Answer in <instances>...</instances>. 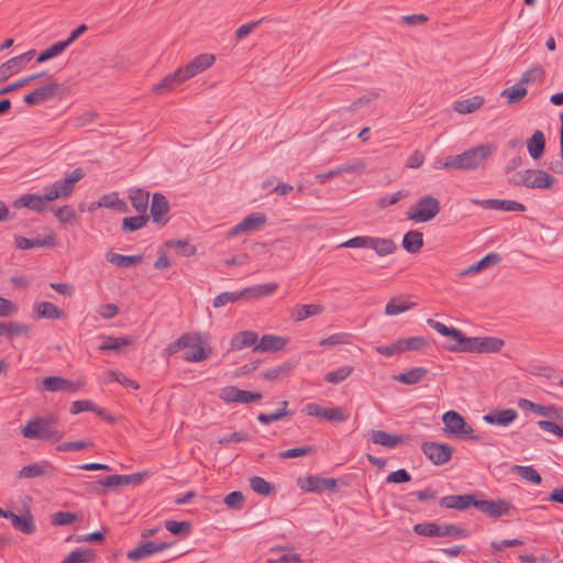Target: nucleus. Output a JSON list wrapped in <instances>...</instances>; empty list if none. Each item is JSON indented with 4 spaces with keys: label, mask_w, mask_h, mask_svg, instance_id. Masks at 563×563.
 Instances as JSON below:
<instances>
[{
    "label": "nucleus",
    "mask_w": 563,
    "mask_h": 563,
    "mask_svg": "<svg viewBox=\"0 0 563 563\" xmlns=\"http://www.w3.org/2000/svg\"><path fill=\"white\" fill-rule=\"evenodd\" d=\"M84 176V170L76 168L67 177L45 187L43 195H23L15 200V206L25 207L36 212H44L47 210V201L68 198L73 194L75 185L81 180Z\"/></svg>",
    "instance_id": "f257e3e1"
},
{
    "label": "nucleus",
    "mask_w": 563,
    "mask_h": 563,
    "mask_svg": "<svg viewBox=\"0 0 563 563\" xmlns=\"http://www.w3.org/2000/svg\"><path fill=\"white\" fill-rule=\"evenodd\" d=\"M184 349H188V351L185 352L183 358L191 363L208 360L212 354V349H205L202 346L201 335L196 332L181 334L177 340L170 342L163 353L165 356H170Z\"/></svg>",
    "instance_id": "f03ea898"
},
{
    "label": "nucleus",
    "mask_w": 563,
    "mask_h": 563,
    "mask_svg": "<svg viewBox=\"0 0 563 563\" xmlns=\"http://www.w3.org/2000/svg\"><path fill=\"white\" fill-rule=\"evenodd\" d=\"M497 146L493 143L481 144L454 155V166L457 170H474L486 163V161L496 152Z\"/></svg>",
    "instance_id": "7ed1b4c3"
},
{
    "label": "nucleus",
    "mask_w": 563,
    "mask_h": 563,
    "mask_svg": "<svg viewBox=\"0 0 563 563\" xmlns=\"http://www.w3.org/2000/svg\"><path fill=\"white\" fill-rule=\"evenodd\" d=\"M21 434L25 439L42 440L46 442H58L65 437L64 431L49 428L47 422L41 420V417H35L27 421V423L21 429Z\"/></svg>",
    "instance_id": "20e7f679"
},
{
    "label": "nucleus",
    "mask_w": 563,
    "mask_h": 563,
    "mask_svg": "<svg viewBox=\"0 0 563 563\" xmlns=\"http://www.w3.org/2000/svg\"><path fill=\"white\" fill-rule=\"evenodd\" d=\"M441 210L438 198L426 195L419 198L407 211V218L415 222H429L434 219Z\"/></svg>",
    "instance_id": "39448f33"
},
{
    "label": "nucleus",
    "mask_w": 563,
    "mask_h": 563,
    "mask_svg": "<svg viewBox=\"0 0 563 563\" xmlns=\"http://www.w3.org/2000/svg\"><path fill=\"white\" fill-rule=\"evenodd\" d=\"M443 431L459 439H472L479 441V437L473 435V428L465 421L463 416L455 410H449L442 416Z\"/></svg>",
    "instance_id": "423d86ee"
},
{
    "label": "nucleus",
    "mask_w": 563,
    "mask_h": 563,
    "mask_svg": "<svg viewBox=\"0 0 563 563\" xmlns=\"http://www.w3.org/2000/svg\"><path fill=\"white\" fill-rule=\"evenodd\" d=\"M302 412L310 417H317L330 422H345L349 415L341 407L324 408L319 404L309 402L302 408Z\"/></svg>",
    "instance_id": "0eeeda50"
},
{
    "label": "nucleus",
    "mask_w": 563,
    "mask_h": 563,
    "mask_svg": "<svg viewBox=\"0 0 563 563\" xmlns=\"http://www.w3.org/2000/svg\"><path fill=\"white\" fill-rule=\"evenodd\" d=\"M62 90V85L52 79L49 82L35 88L23 97V101L29 106H35L47 100L54 99Z\"/></svg>",
    "instance_id": "6e6552de"
},
{
    "label": "nucleus",
    "mask_w": 563,
    "mask_h": 563,
    "mask_svg": "<svg viewBox=\"0 0 563 563\" xmlns=\"http://www.w3.org/2000/svg\"><path fill=\"white\" fill-rule=\"evenodd\" d=\"M476 509L489 517L499 518L514 515L516 507L506 499H490L477 500Z\"/></svg>",
    "instance_id": "1a4fd4ad"
},
{
    "label": "nucleus",
    "mask_w": 563,
    "mask_h": 563,
    "mask_svg": "<svg viewBox=\"0 0 563 563\" xmlns=\"http://www.w3.org/2000/svg\"><path fill=\"white\" fill-rule=\"evenodd\" d=\"M421 450L434 465L449 462L453 454V449L446 443L426 441L421 444Z\"/></svg>",
    "instance_id": "9d476101"
},
{
    "label": "nucleus",
    "mask_w": 563,
    "mask_h": 563,
    "mask_svg": "<svg viewBox=\"0 0 563 563\" xmlns=\"http://www.w3.org/2000/svg\"><path fill=\"white\" fill-rule=\"evenodd\" d=\"M261 393L249 391L236 386H225L220 390L219 398L224 402L250 404L262 399Z\"/></svg>",
    "instance_id": "9b49d317"
},
{
    "label": "nucleus",
    "mask_w": 563,
    "mask_h": 563,
    "mask_svg": "<svg viewBox=\"0 0 563 563\" xmlns=\"http://www.w3.org/2000/svg\"><path fill=\"white\" fill-rule=\"evenodd\" d=\"M299 487L308 493L321 494L325 490H335L338 482L332 477H321L318 475H310L305 479H298Z\"/></svg>",
    "instance_id": "f8f14e48"
},
{
    "label": "nucleus",
    "mask_w": 563,
    "mask_h": 563,
    "mask_svg": "<svg viewBox=\"0 0 563 563\" xmlns=\"http://www.w3.org/2000/svg\"><path fill=\"white\" fill-rule=\"evenodd\" d=\"M35 49H30L19 56H15L0 65V84L18 74L35 56Z\"/></svg>",
    "instance_id": "ddd939ff"
},
{
    "label": "nucleus",
    "mask_w": 563,
    "mask_h": 563,
    "mask_svg": "<svg viewBox=\"0 0 563 563\" xmlns=\"http://www.w3.org/2000/svg\"><path fill=\"white\" fill-rule=\"evenodd\" d=\"M175 542L144 541L135 549L129 551L126 553V559L132 562H137L146 556H151L155 553L163 552L172 548Z\"/></svg>",
    "instance_id": "4468645a"
},
{
    "label": "nucleus",
    "mask_w": 563,
    "mask_h": 563,
    "mask_svg": "<svg viewBox=\"0 0 563 563\" xmlns=\"http://www.w3.org/2000/svg\"><path fill=\"white\" fill-rule=\"evenodd\" d=\"M169 210L167 198L161 192H155L152 197L150 218L159 227H164L169 221Z\"/></svg>",
    "instance_id": "2eb2a0df"
},
{
    "label": "nucleus",
    "mask_w": 563,
    "mask_h": 563,
    "mask_svg": "<svg viewBox=\"0 0 563 563\" xmlns=\"http://www.w3.org/2000/svg\"><path fill=\"white\" fill-rule=\"evenodd\" d=\"M267 221V218L262 212H253L245 217L240 223L232 227L228 233L230 238L236 236L241 233L258 230Z\"/></svg>",
    "instance_id": "dca6fc26"
},
{
    "label": "nucleus",
    "mask_w": 563,
    "mask_h": 563,
    "mask_svg": "<svg viewBox=\"0 0 563 563\" xmlns=\"http://www.w3.org/2000/svg\"><path fill=\"white\" fill-rule=\"evenodd\" d=\"M504 341L496 336L472 338L468 353H496L504 346Z\"/></svg>",
    "instance_id": "f3484780"
},
{
    "label": "nucleus",
    "mask_w": 563,
    "mask_h": 563,
    "mask_svg": "<svg viewBox=\"0 0 563 563\" xmlns=\"http://www.w3.org/2000/svg\"><path fill=\"white\" fill-rule=\"evenodd\" d=\"M527 174V188L531 189H549L555 183L556 178L542 169H526Z\"/></svg>",
    "instance_id": "a211bd4d"
},
{
    "label": "nucleus",
    "mask_w": 563,
    "mask_h": 563,
    "mask_svg": "<svg viewBox=\"0 0 563 563\" xmlns=\"http://www.w3.org/2000/svg\"><path fill=\"white\" fill-rule=\"evenodd\" d=\"M476 495L474 494H465V495H449L444 496L439 500L441 507L448 509H456V510H466L470 507H475L477 504Z\"/></svg>",
    "instance_id": "6ab92c4d"
},
{
    "label": "nucleus",
    "mask_w": 563,
    "mask_h": 563,
    "mask_svg": "<svg viewBox=\"0 0 563 563\" xmlns=\"http://www.w3.org/2000/svg\"><path fill=\"white\" fill-rule=\"evenodd\" d=\"M216 56L213 54L203 53L191 59L185 67H181L187 79L205 71L213 65Z\"/></svg>",
    "instance_id": "aec40b11"
},
{
    "label": "nucleus",
    "mask_w": 563,
    "mask_h": 563,
    "mask_svg": "<svg viewBox=\"0 0 563 563\" xmlns=\"http://www.w3.org/2000/svg\"><path fill=\"white\" fill-rule=\"evenodd\" d=\"M3 518L10 519L13 528L20 532L33 534L36 531V525L30 510H26L22 516L16 515L11 510H7Z\"/></svg>",
    "instance_id": "412c9836"
},
{
    "label": "nucleus",
    "mask_w": 563,
    "mask_h": 563,
    "mask_svg": "<svg viewBox=\"0 0 563 563\" xmlns=\"http://www.w3.org/2000/svg\"><path fill=\"white\" fill-rule=\"evenodd\" d=\"M476 203L487 210H503L507 212H522L527 209L521 202L506 199H485L476 201Z\"/></svg>",
    "instance_id": "4be33fe9"
},
{
    "label": "nucleus",
    "mask_w": 563,
    "mask_h": 563,
    "mask_svg": "<svg viewBox=\"0 0 563 563\" xmlns=\"http://www.w3.org/2000/svg\"><path fill=\"white\" fill-rule=\"evenodd\" d=\"M65 312L49 301L36 302L33 306L34 319L59 320L65 318Z\"/></svg>",
    "instance_id": "5701e85b"
},
{
    "label": "nucleus",
    "mask_w": 563,
    "mask_h": 563,
    "mask_svg": "<svg viewBox=\"0 0 563 563\" xmlns=\"http://www.w3.org/2000/svg\"><path fill=\"white\" fill-rule=\"evenodd\" d=\"M278 287H279L278 283H275V282L267 283V284H261V285L246 287V288L240 290V295L242 296V300L261 299V298L273 295L278 289Z\"/></svg>",
    "instance_id": "b1692460"
},
{
    "label": "nucleus",
    "mask_w": 563,
    "mask_h": 563,
    "mask_svg": "<svg viewBox=\"0 0 563 563\" xmlns=\"http://www.w3.org/2000/svg\"><path fill=\"white\" fill-rule=\"evenodd\" d=\"M288 344V339L276 334H264L254 346V352H278Z\"/></svg>",
    "instance_id": "393cba45"
},
{
    "label": "nucleus",
    "mask_w": 563,
    "mask_h": 563,
    "mask_svg": "<svg viewBox=\"0 0 563 563\" xmlns=\"http://www.w3.org/2000/svg\"><path fill=\"white\" fill-rule=\"evenodd\" d=\"M501 262V256L499 253H488L484 257H482L477 263L468 266L467 268L462 269L459 273V276L464 277L468 275H474L481 273L489 267L496 266Z\"/></svg>",
    "instance_id": "a878e982"
},
{
    "label": "nucleus",
    "mask_w": 563,
    "mask_h": 563,
    "mask_svg": "<svg viewBox=\"0 0 563 563\" xmlns=\"http://www.w3.org/2000/svg\"><path fill=\"white\" fill-rule=\"evenodd\" d=\"M15 247L19 250H29L32 247H48L52 249L56 245L55 235L49 234L45 238L29 239L21 235L14 238Z\"/></svg>",
    "instance_id": "bb28decb"
},
{
    "label": "nucleus",
    "mask_w": 563,
    "mask_h": 563,
    "mask_svg": "<svg viewBox=\"0 0 563 563\" xmlns=\"http://www.w3.org/2000/svg\"><path fill=\"white\" fill-rule=\"evenodd\" d=\"M188 80L187 77H185V73L183 71L181 67L175 70L174 73L168 74L165 76L158 84H156L153 87V92L155 93H165L167 91H170L175 89L177 86L183 84L184 81Z\"/></svg>",
    "instance_id": "cd10ccee"
},
{
    "label": "nucleus",
    "mask_w": 563,
    "mask_h": 563,
    "mask_svg": "<svg viewBox=\"0 0 563 563\" xmlns=\"http://www.w3.org/2000/svg\"><path fill=\"white\" fill-rule=\"evenodd\" d=\"M518 417V412L515 409L508 408L503 410H495L486 413L483 420L488 424H497L500 427H507L512 423Z\"/></svg>",
    "instance_id": "c85d7f7f"
},
{
    "label": "nucleus",
    "mask_w": 563,
    "mask_h": 563,
    "mask_svg": "<svg viewBox=\"0 0 563 563\" xmlns=\"http://www.w3.org/2000/svg\"><path fill=\"white\" fill-rule=\"evenodd\" d=\"M369 440L389 449H394L406 441V437L401 434H389L383 430H372Z\"/></svg>",
    "instance_id": "c756f323"
},
{
    "label": "nucleus",
    "mask_w": 563,
    "mask_h": 563,
    "mask_svg": "<svg viewBox=\"0 0 563 563\" xmlns=\"http://www.w3.org/2000/svg\"><path fill=\"white\" fill-rule=\"evenodd\" d=\"M69 411L71 415H78L84 411H91L110 422H114V419L108 415L106 409L97 406L91 400H76L71 404Z\"/></svg>",
    "instance_id": "7c9ffc66"
},
{
    "label": "nucleus",
    "mask_w": 563,
    "mask_h": 563,
    "mask_svg": "<svg viewBox=\"0 0 563 563\" xmlns=\"http://www.w3.org/2000/svg\"><path fill=\"white\" fill-rule=\"evenodd\" d=\"M43 388L47 391H76L77 384L60 376H47L43 379Z\"/></svg>",
    "instance_id": "2f4dec72"
},
{
    "label": "nucleus",
    "mask_w": 563,
    "mask_h": 563,
    "mask_svg": "<svg viewBox=\"0 0 563 563\" xmlns=\"http://www.w3.org/2000/svg\"><path fill=\"white\" fill-rule=\"evenodd\" d=\"M258 340V335L255 331L246 330L233 335L230 344V349L233 351H240L245 347L255 346Z\"/></svg>",
    "instance_id": "473e14b6"
},
{
    "label": "nucleus",
    "mask_w": 563,
    "mask_h": 563,
    "mask_svg": "<svg viewBox=\"0 0 563 563\" xmlns=\"http://www.w3.org/2000/svg\"><path fill=\"white\" fill-rule=\"evenodd\" d=\"M428 368L418 366L394 376V379L405 385H416L422 382L428 376Z\"/></svg>",
    "instance_id": "72a5a7b5"
},
{
    "label": "nucleus",
    "mask_w": 563,
    "mask_h": 563,
    "mask_svg": "<svg viewBox=\"0 0 563 563\" xmlns=\"http://www.w3.org/2000/svg\"><path fill=\"white\" fill-rule=\"evenodd\" d=\"M129 198L136 212L147 214L150 191L143 188H133L130 190Z\"/></svg>",
    "instance_id": "f704fd0d"
},
{
    "label": "nucleus",
    "mask_w": 563,
    "mask_h": 563,
    "mask_svg": "<svg viewBox=\"0 0 563 563\" xmlns=\"http://www.w3.org/2000/svg\"><path fill=\"white\" fill-rule=\"evenodd\" d=\"M54 466L47 462L42 461L40 463H33L31 465L23 466L18 474L19 478H35L44 475L47 471H53Z\"/></svg>",
    "instance_id": "c9c22d12"
},
{
    "label": "nucleus",
    "mask_w": 563,
    "mask_h": 563,
    "mask_svg": "<svg viewBox=\"0 0 563 563\" xmlns=\"http://www.w3.org/2000/svg\"><path fill=\"white\" fill-rule=\"evenodd\" d=\"M527 147L530 156L533 159H539L545 150V137L542 131L537 130L527 142Z\"/></svg>",
    "instance_id": "e433bc0d"
},
{
    "label": "nucleus",
    "mask_w": 563,
    "mask_h": 563,
    "mask_svg": "<svg viewBox=\"0 0 563 563\" xmlns=\"http://www.w3.org/2000/svg\"><path fill=\"white\" fill-rule=\"evenodd\" d=\"M369 249L374 250L378 256L393 254L397 246L390 239L371 236Z\"/></svg>",
    "instance_id": "4c0bfd02"
},
{
    "label": "nucleus",
    "mask_w": 563,
    "mask_h": 563,
    "mask_svg": "<svg viewBox=\"0 0 563 563\" xmlns=\"http://www.w3.org/2000/svg\"><path fill=\"white\" fill-rule=\"evenodd\" d=\"M423 246V234L419 231L411 230L404 235L402 247L408 253H418Z\"/></svg>",
    "instance_id": "58836bf2"
},
{
    "label": "nucleus",
    "mask_w": 563,
    "mask_h": 563,
    "mask_svg": "<svg viewBox=\"0 0 563 563\" xmlns=\"http://www.w3.org/2000/svg\"><path fill=\"white\" fill-rule=\"evenodd\" d=\"M452 333L448 338H451L455 343L446 346V350L451 352H468L467 346L471 345L472 338L465 335V333L456 328L451 329Z\"/></svg>",
    "instance_id": "ea45409f"
},
{
    "label": "nucleus",
    "mask_w": 563,
    "mask_h": 563,
    "mask_svg": "<svg viewBox=\"0 0 563 563\" xmlns=\"http://www.w3.org/2000/svg\"><path fill=\"white\" fill-rule=\"evenodd\" d=\"M484 103V98L474 96L468 99L457 100L454 102L453 109L461 114H468L479 109Z\"/></svg>",
    "instance_id": "a19ab883"
},
{
    "label": "nucleus",
    "mask_w": 563,
    "mask_h": 563,
    "mask_svg": "<svg viewBox=\"0 0 563 563\" xmlns=\"http://www.w3.org/2000/svg\"><path fill=\"white\" fill-rule=\"evenodd\" d=\"M107 260L118 266V267H131L140 264L143 261V255H122L118 253L110 252L107 255Z\"/></svg>",
    "instance_id": "79ce46f5"
},
{
    "label": "nucleus",
    "mask_w": 563,
    "mask_h": 563,
    "mask_svg": "<svg viewBox=\"0 0 563 563\" xmlns=\"http://www.w3.org/2000/svg\"><path fill=\"white\" fill-rule=\"evenodd\" d=\"M0 335L7 336V338H13L26 334L31 327L26 323H20V322H0Z\"/></svg>",
    "instance_id": "37998d69"
},
{
    "label": "nucleus",
    "mask_w": 563,
    "mask_h": 563,
    "mask_svg": "<svg viewBox=\"0 0 563 563\" xmlns=\"http://www.w3.org/2000/svg\"><path fill=\"white\" fill-rule=\"evenodd\" d=\"M97 554L92 549H78L70 552L62 563H92Z\"/></svg>",
    "instance_id": "c03bdc74"
},
{
    "label": "nucleus",
    "mask_w": 563,
    "mask_h": 563,
    "mask_svg": "<svg viewBox=\"0 0 563 563\" xmlns=\"http://www.w3.org/2000/svg\"><path fill=\"white\" fill-rule=\"evenodd\" d=\"M324 311V307L321 305H297L294 308L292 317L296 321H302L312 316L321 314Z\"/></svg>",
    "instance_id": "a18cd8bd"
},
{
    "label": "nucleus",
    "mask_w": 563,
    "mask_h": 563,
    "mask_svg": "<svg viewBox=\"0 0 563 563\" xmlns=\"http://www.w3.org/2000/svg\"><path fill=\"white\" fill-rule=\"evenodd\" d=\"M413 306H415L413 302H410V301H408V300H406L404 298H400V297H395V298H391L386 303L385 313L387 316H397L399 313H402V312L409 310Z\"/></svg>",
    "instance_id": "49530a36"
},
{
    "label": "nucleus",
    "mask_w": 563,
    "mask_h": 563,
    "mask_svg": "<svg viewBox=\"0 0 563 563\" xmlns=\"http://www.w3.org/2000/svg\"><path fill=\"white\" fill-rule=\"evenodd\" d=\"M511 472L532 484L540 485L542 483L541 475L533 466L514 465Z\"/></svg>",
    "instance_id": "de8ad7c7"
},
{
    "label": "nucleus",
    "mask_w": 563,
    "mask_h": 563,
    "mask_svg": "<svg viewBox=\"0 0 563 563\" xmlns=\"http://www.w3.org/2000/svg\"><path fill=\"white\" fill-rule=\"evenodd\" d=\"M401 353L406 351H422L429 346V341L423 336H411L408 339H399Z\"/></svg>",
    "instance_id": "09e8293b"
},
{
    "label": "nucleus",
    "mask_w": 563,
    "mask_h": 563,
    "mask_svg": "<svg viewBox=\"0 0 563 563\" xmlns=\"http://www.w3.org/2000/svg\"><path fill=\"white\" fill-rule=\"evenodd\" d=\"M132 343V340L128 336H106L103 343L100 345L101 351H117L119 352L122 347L128 346Z\"/></svg>",
    "instance_id": "8fccbe9b"
},
{
    "label": "nucleus",
    "mask_w": 563,
    "mask_h": 563,
    "mask_svg": "<svg viewBox=\"0 0 563 563\" xmlns=\"http://www.w3.org/2000/svg\"><path fill=\"white\" fill-rule=\"evenodd\" d=\"M291 368H292V365L288 362H285L274 368L265 371L262 374V376L267 380H273V382L282 380L289 375Z\"/></svg>",
    "instance_id": "3c124183"
},
{
    "label": "nucleus",
    "mask_w": 563,
    "mask_h": 563,
    "mask_svg": "<svg viewBox=\"0 0 563 563\" xmlns=\"http://www.w3.org/2000/svg\"><path fill=\"white\" fill-rule=\"evenodd\" d=\"M148 220H150L148 214L140 213L139 216H135V217L124 218L121 227H122V230L125 232H135V231L142 229L143 227H145L146 223L148 222Z\"/></svg>",
    "instance_id": "603ef678"
},
{
    "label": "nucleus",
    "mask_w": 563,
    "mask_h": 563,
    "mask_svg": "<svg viewBox=\"0 0 563 563\" xmlns=\"http://www.w3.org/2000/svg\"><path fill=\"white\" fill-rule=\"evenodd\" d=\"M167 531L177 537L188 536L191 531V522L184 521H175V520H166L164 523Z\"/></svg>",
    "instance_id": "864d4df0"
},
{
    "label": "nucleus",
    "mask_w": 563,
    "mask_h": 563,
    "mask_svg": "<svg viewBox=\"0 0 563 563\" xmlns=\"http://www.w3.org/2000/svg\"><path fill=\"white\" fill-rule=\"evenodd\" d=\"M67 44H65L64 41H59L51 45L48 48L44 49L37 55L36 62L37 63H45L62 53H64L67 49Z\"/></svg>",
    "instance_id": "5fc2aeb1"
},
{
    "label": "nucleus",
    "mask_w": 563,
    "mask_h": 563,
    "mask_svg": "<svg viewBox=\"0 0 563 563\" xmlns=\"http://www.w3.org/2000/svg\"><path fill=\"white\" fill-rule=\"evenodd\" d=\"M527 88L520 86L519 84L503 90L500 96L505 97L509 104H512L521 101L527 96Z\"/></svg>",
    "instance_id": "6e6d98bb"
},
{
    "label": "nucleus",
    "mask_w": 563,
    "mask_h": 563,
    "mask_svg": "<svg viewBox=\"0 0 563 563\" xmlns=\"http://www.w3.org/2000/svg\"><path fill=\"white\" fill-rule=\"evenodd\" d=\"M251 488L258 495L269 496L274 492V486L261 476L250 478Z\"/></svg>",
    "instance_id": "4d7b16f0"
},
{
    "label": "nucleus",
    "mask_w": 563,
    "mask_h": 563,
    "mask_svg": "<svg viewBox=\"0 0 563 563\" xmlns=\"http://www.w3.org/2000/svg\"><path fill=\"white\" fill-rule=\"evenodd\" d=\"M353 371H354L353 366H342V367H339L334 371L327 373L324 376V379L328 383L336 385V384H340L343 380H345L353 373Z\"/></svg>",
    "instance_id": "13d9d810"
},
{
    "label": "nucleus",
    "mask_w": 563,
    "mask_h": 563,
    "mask_svg": "<svg viewBox=\"0 0 563 563\" xmlns=\"http://www.w3.org/2000/svg\"><path fill=\"white\" fill-rule=\"evenodd\" d=\"M467 530L452 523H444L439 527V537H452L455 539L466 538Z\"/></svg>",
    "instance_id": "bf43d9fd"
},
{
    "label": "nucleus",
    "mask_w": 563,
    "mask_h": 563,
    "mask_svg": "<svg viewBox=\"0 0 563 563\" xmlns=\"http://www.w3.org/2000/svg\"><path fill=\"white\" fill-rule=\"evenodd\" d=\"M168 247H173L177 251V253L181 256H192L196 254V246L191 245L189 242L184 240H172L166 243Z\"/></svg>",
    "instance_id": "052dcab7"
},
{
    "label": "nucleus",
    "mask_w": 563,
    "mask_h": 563,
    "mask_svg": "<svg viewBox=\"0 0 563 563\" xmlns=\"http://www.w3.org/2000/svg\"><path fill=\"white\" fill-rule=\"evenodd\" d=\"M99 205L102 206V207H106V208H109V209H113V210H118V211H122V212L128 211V206H126L125 201H123L122 199L118 198L115 194L104 195L101 198V201L99 202Z\"/></svg>",
    "instance_id": "680f3d73"
},
{
    "label": "nucleus",
    "mask_w": 563,
    "mask_h": 563,
    "mask_svg": "<svg viewBox=\"0 0 563 563\" xmlns=\"http://www.w3.org/2000/svg\"><path fill=\"white\" fill-rule=\"evenodd\" d=\"M239 300H242L240 290L239 291H224L213 298L212 306L214 308H221L230 302H235Z\"/></svg>",
    "instance_id": "e2e57ef3"
},
{
    "label": "nucleus",
    "mask_w": 563,
    "mask_h": 563,
    "mask_svg": "<svg viewBox=\"0 0 563 563\" xmlns=\"http://www.w3.org/2000/svg\"><path fill=\"white\" fill-rule=\"evenodd\" d=\"M314 452H316V448L308 445V446L287 449L285 451L279 452L278 456L280 459H295V457L306 456V455L312 454Z\"/></svg>",
    "instance_id": "0e129e2a"
},
{
    "label": "nucleus",
    "mask_w": 563,
    "mask_h": 563,
    "mask_svg": "<svg viewBox=\"0 0 563 563\" xmlns=\"http://www.w3.org/2000/svg\"><path fill=\"white\" fill-rule=\"evenodd\" d=\"M439 527L434 522H420L413 526V531L423 537H439Z\"/></svg>",
    "instance_id": "69168bd1"
},
{
    "label": "nucleus",
    "mask_w": 563,
    "mask_h": 563,
    "mask_svg": "<svg viewBox=\"0 0 563 563\" xmlns=\"http://www.w3.org/2000/svg\"><path fill=\"white\" fill-rule=\"evenodd\" d=\"M53 211L57 220L63 224L70 223L76 219L75 210L68 205L53 209Z\"/></svg>",
    "instance_id": "338daca9"
},
{
    "label": "nucleus",
    "mask_w": 563,
    "mask_h": 563,
    "mask_svg": "<svg viewBox=\"0 0 563 563\" xmlns=\"http://www.w3.org/2000/svg\"><path fill=\"white\" fill-rule=\"evenodd\" d=\"M540 416L552 419L553 421L556 420V421L563 423V408L562 407H558L555 405H549V406L542 405V411L540 412Z\"/></svg>",
    "instance_id": "774afa93"
}]
</instances>
